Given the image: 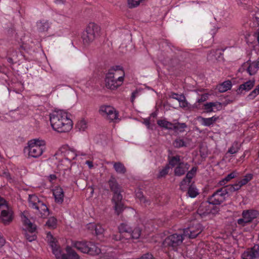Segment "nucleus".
<instances>
[{"label": "nucleus", "instance_id": "1", "mask_svg": "<svg viewBox=\"0 0 259 259\" xmlns=\"http://www.w3.org/2000/svg\"><path fill=\"white\" fill-rule=\"evenodd\" d=\"M50 121L52 128L59 133L68 132L73 125L70 114L63 110L55 111L50 114Z\"/></svg>", "mask_w": 259, "mask_h": 259}, {"label": "nucleus", "instance_id": "2", "mask_svg": "<svg viewBox=\"0 0 259 259\" xmlns=\"http://www.w3.org/2000/svg\"><path fill=\"white\" fill-rule=\"evenodd\" d=\"M124 72L120 65L111 67L106 75L105 79L107 88L114 90L121 85L123 81Z\"/></svg>", "mask_w": 259, "mask_h": 259}, {"label": "nucleus", "instance_id": "3", "mask_svg": "<svg viewBox=\"0 0 259 259\" xmlns=\"http://www.w3.org/2000/svg\"><path fill=\"white\" fill-rule=\"evenodd\" d=\"M108 184L111 191L113 193L112 202L114 204L115 213L117 215H119L125 208L124 205L122 201L123 196L121 194V187L114 178H111L109 180Z\"/></svg>", "mask_w": 259, "mask_h": 259}, {"label": "nucleus", "instance_id": "4", "mask_svg": "<svg viewBox=\"0 0 259 259\" xmlns=\"http://www.w3.org/2000/svg\"><path fill=\"white\" fill-rule=\"evenodd\" d=\"M118 233L112 235V239L118 241L122 239H137L141 234V229L135 228L133 230L126 223H121L118 227Z\"/></svg>", "mask_w": 259, "mask_h": 259}, {"label": "nucleus", "instance_id": "5", "mask_svg": "<svg viewBox=\"0 0 259 259\" xmlns=\"http://www.w3.org/2000/svg\"><path fill=\"white\" fill-rule=\"evenodd\" d=\"M27 144L24 149V152L29 157H39L46 149V142L44 140L32 139L28 141Z\"/></svg>", "mask_w": 259, "mask_h": 259}, {"label": "nucleus", "instance_id": "6", "mask_svg": "<svg viewBox=\"0 0 259 259\" xmlns=\"http://www.w3.org/2000/svg\"><path fill=\"white\" fill-rule=\"evenodd\" d=\"M29 206L35 210V213L42 218H47L49 214V210L46 204L35 195H29Z\"/></svg>", "mask_w": 259, "mask_h": 259}, {"label": "nucleus", "instance_id": "7", "mask_svg": "<svg viewBox=\"0 0 259 259\" xmlns=\"http://www.w3.org/2000/svg\"><path fill=\"white\" fill-rule=\"evenodd\" d=\"M100 35V28L95 23H90L83 32L82 39L84 45H88Z\"/></svg>", "mask_w": 259, "mask_h": 259}, {"label": "nucleus", "instance_id": "8", "mask_svg": "<svg viewBox=\"0 0 259 259\" xmlns=\"http://www.w3.org/2000/svg\"><path fill=\"white\" fill-rule=\"evenodd\" d=\"M73 246L81 252L91 255H98L101 252V249L92 242L76 241L73 243Z\"/></svg>", "mask_w": 259, "mask_h": 259}, {"label": "nucleus", "instance_id": "9", "mask_svg": "<svg viewBox=\"0 0 259 259\" xmlns=\"http://www.w3.org/2000/svg\"><path fill=\"white\" fill-rule=\"evenodd\" d=\"M13 211L6 200L0 196V222L9 225L13 220Z\"/></svg>", "mask_w": 259, "mask_h": 259}, {"label": "nucleus", "instance_id": "10", "mask_svg": "<svg viewBox=\"0 0 259 259\" xmlns=\"http://www.w3.org/2000/svg\"><path fill=\"white\" fill-rule=\"evenodd\" d=\"M185 238L183 232L176 233L167 236L163 241V245L169 249L177 251Z\"/></svg>", "mask_w": 259, "mask_h": 259}, {"label": "nucleus", "instance_id": "11", "mask_svg": "<svg viewBox=\"0 0 259 259\" xmlns=\"http://www.w3.org/2000/svg\"><path fill=\"white\" fill-rule=\"evenodd\" d=\"M203 230L202 226L197 221H191L189 226L183 230L185 238L193 239L197 237Z\"/></svg>", "mask_w": 259, "mask_h": 259}, {"label": "nucleus", "instance_id": "12", "mask_svg": "<svg viewBox=\"0 0 259 259\" xmlns=\"http://www.w3.org/2000/svg\"><path fill=\"white\" fill-rule=\"evenodd\" d=\"M54 254L57 259H79L78 254L69 246L64 249L60 247L58 250L54 251Z\"/></svg>", "mask_w": 259, "mask_h": 259}, {"label": "nucleus", "instance_id": "13", "mask_svg": "<svg viewBox=\"0 0 259 259\" xmlns=\"http://www.w3.org/2000/svg\"><path fill=\"white\" fill-rule=\"evenodd\" d=\"M79 155V153H76V151L69 149L65 147L60 148L55 154L56 158L59 161H63L64 159L69 162Z\"/></svg>", "mask_w": 259, "mask_h": 259}, {"label": "nucleus", "instance_id": "14", "mask_svg": "<svg viewBox=\"0 0 259 259\" xmlns=\"http://www.w3.org/2000/svg\"><path fill=\"white\" fill-rule=\"evenodd\" d=\"M258 214V212L254 209L244 210L242 212V218L237 220V224L241 227H244L251 223Z\"/></svg>", "mask_w": 259, "mask_h": 259}, {"label": "nucleus", "instance_id": "15", "mask_svg": "<svg viewBox=\"0 0 259 259\" xmlns=\"http://www.w3.org/2000/svg\"><path fill=\"white\" fill-rule=\"evenodd\" d=\"M227 197V192L225 189L220 188L216 190L207 199L209 204L220 205L224 201Z\"/></svg>", "mask_w": 259, "mask_h": 259}, {"label": "nucleus", "instance_id": "16", "mask_svg": "<svg viewBox=\"0 0 259 259\" xmlns=\"http://www.w3.org/2000/svg\"><path fill=\"white\" fill-rule=\"evenodd\" d=\"M99 113L102 116H105L111 121L117 119L118 116V112L112 106L102 105L99 109Z\"/></svg>", "mask_w": 259, "mask_h": 259}, {"label": "nucleus", "instance_id": "17", "mask_svg": "<svg viewBox=\"0 0 259 259\" xmlns=\"http://www.w3.org/2000/svg\"><path fill=\"white\" fill-rule=\"evenodd\" d=\"M212 212L210 204L207 202L203 203L198 208L196 217L197 219L200 218L201 219H205Z\"/></svg>", "mask_w": 259, "mask_h": 259}, {"label": "nucleus", "instance_id": "18", "mask_svg": "<svg viewBox=\"0 0 259 259\" xmlns=\"http://www.w3.org/2000/svg\"><path fill=\"white\" fill-rule=\"evenodd\" d=\"M259 256V245H254L247 249L241 255L242 259H256Z\"/></svg>", "mask_w": 259, "mask_h": 259}, {"label": "nucleus", "instance_id": "19", "mask_svg": "<svg viewBox=\"0 0 259 259\" xmlns=\"http://www.w3.org/2000/svg\"><path fill=\"white\" fill-rule=\"evenodd\" d=\"M169 98L177 100L179 102V106L182 108H186L188 106V102L185 97L183 94H178L174 92H171L168 94Z\"/></svg>", "mask_w": 259, "mask_h": 259}, {"label": "nucleus", "instance_id": "20", "mask_svg": "<svg viewBox=\"0 0 259 259\" xmlns=\"http://www.w3.org/2000/svg\"><path fill=\"white\" fill-rule=\"evenodd\" d=\"M53 194L55 201L57 203L62 204L64 201V193L63 189L60 186L55 187L53 190Z\"/></svg>", "mask_w": 259, "mask_h": 259}, {"label": "nucleus", "instance_id": "21", "mask_svg": "<svg viewBox=\"0 0 259 259\" xmlns=\"http://www.w3.org/2000/svg\"><path fill=\"white\" fill-rule=\"evenodd\" d=\"M218 119L219 117L215 115L209 118H205L201 116L197 118V121L201 125L205 126H210L213 125Z\"/></svg>", "mask_w": 259, "mask_h": 259}, {"label": "nucleus", "instance_id": "22", "mask_svg": "<svg viewBox=\"0 0 259 259\" xmlns=\"http://www.w3.org/2000/svg\"><path fill=\"white\" fill-rule=\"evenodd\" d=\"M21 221L23 226L25 227V229L29 232H35L36 226L33 225L28 218L26 217L24 213H22L21 214Z\"/></svg>", "mask_w": 259, "mask_h": 259}, {"label": "nucleus", "instance_id": "23", "mask_svg": "<svg viewBox=\"0 0 259 259\" xmlns=\"http://www.w3.org/2000/svg\"><path fill=\"white\" fill-rule=\"evenodd\" d=\"M190 164L187 162H182L177 165L174 170L175 175L176 176L184 175L190 168Z\"/></svg>", "mask_w": 259, "mask_h": 259}, {"label": "nucleus", "instance_id": "24", "mask_svg": "<svg viewBox=\"0 0 259 259\" xmlns=\"http://www.w3.org/2000/svg\"><path fill=\"white\" fill-rule=\"evenodd\" d=\"M47 238L48 243L51 246L52 252L54 253V251L58 250L60 246L58 244L56 239L53 236L51 233L49 232L47 234Z\"/></svg>", "mask_w": 259, "mask_h": 259}, {"label": "nucleus", "instance_id": "25", "mask_svg": "<svg viewBox=\"0 0 259 259\" xmlns=\"http://www.w3.org/2000/svg\"><path fill=\"white\" fill-rule=\"evenodd\" d=\"M254 85V80H249L240 84L238 89V92L241 93L242 91H248Z\"/></svg>", "mask_w": 259, "mask_h": 259}, {"label": "nucleus", "instance_id": "26", "mask_svg": "<svg viewBox=\"0 0 259 259\" xmlns=\"http://www.w3.org/2000/svg\"><path fill=\"white\" fill-rule=\"evenodd\" d=\"M259 68V59L249 63L247 67V72L250 75L255 74Z\"/></svg>", "mask_w": 259, "mask_h": 259}, {"label": "nucleus", "instance_id": "27", "mask_svg": "<svg viewBox=\"0 0 259 259\" xmlns=\"http://www.w3.org/2000/svg\"><path fill=\"white\" fill-rule=\"evenodd\" d=\"M181 156L179 155L175 156H168V164L172 167H176L178 164L183 162L181 161Z\"/></svg>", "mask_w": 259, "mask_h": 259}, {"label": "nucleus", "instance_id": "28", "mask_svg": "<svg viewBox=\"0 0 259 259\" xmlns=\"http://www.w3.org/2000/svg\"><path fill=\"white\" fill-rule=\"evenodd\" d=\"M238 175L239 173L236 170H234L232 172L227 175L223 179L220 181L219 184L221 186L224 185L232 179L236 178Z\"/></svg>", "mask_w": 259, "mask_h": 259}, {"label": "nucleus", "instance_id": "29", "mask_svg": "<svg viewBox=\"0 0 259 259\" xmlns=\"http://www.w3.org/2000/svg\"><path fill=\"white\" fill-rule=\"evenodd\" d=\"M232 87V83L230 80L225 81L218 87V89L220 93H224Z\"/></svg>", "mask_w": 259, "mask_h": 259}, {"label": "nucleus", "instance_id": "30", "mask_svg": "<svg viewBox=\"0 0 259 259\" xmlns=\"http://www.w3.org/2000/svg\"><path fill=\"white\" fill-rule=\"evenodd\" d=\"M157 124L161 127L165 128L167 130H173L174 123L166 121L165 119H161L157 120Z\"/></svg>", "mask_w": 259, "mask_h": 259}, {"label": "nucleus", "instance_id": "31", "mask_svg": "<svg viewBox=\"0 0 259 259\" xmlns=\"http://www.w3.org/2000/svg\"><path fill=\"white\" fill-rule=\"evenodd\" d=\"M50 27V24L48 21L41 20L37 22V28L40 32L47 31Z\"/></svg>", "mask_w": 259, "mask_h": 259}, {"label": "nucleus", "instance_id": "32", "mask_svg": "<svg viewBox=\"0 0 259 259\" xmlns=\"http://www.w3.org/2000/svg\"><path fill=\"white\" fill-rule=\"evenodd\" d=\"M241 144L239 142L235 141L233 142L232 146L229 148L227 153L231 154L237 153L240 150Z\"/></svg>", "mask_w": 259, "mask_h": 259}, {"label": "nucleus", "instance_id": "33", "mask_svg": "<svg viewBox=\"0 0 259 259\" xmlns=\"http://www.w3.org/2000/svg\"><path fill=\"white\" fill-rule=\"evenodd\" d=\"M89 228H92L94 229L97 235H102L105 231L104 228L100 224H90Z\"/></svg>", "mask_w": 259, "mask_h": 259}, {"label": "nucleus", "instance_id": "34", "mask_svg": "<svg viewBox=\"0 0 259 259\" xmlns=\"http://www.w3.org/2000/svg\"><path fill=\"white\" fill-rule=\"evenodd\" d=\"M173 145L175 148H180L187 146V143L184 138L180 137L176 138L173 142Z\"/></svg>", "mask_w": 259, "mask_h": 259}, {"label": "nucleus", "instance_id": "35", "mask_svg": "<svg viewBox=\"0 0 259 259\" xmlns=\"http://www.w3.org/2000/svg\"><path fill=\"white\" fill-rule=\"evenodd\" d=\"M113 167L117 173L124 174L126 172L125 166L120 162H114Z\"/></svg>", "mask_w": 259, "mask_h": 259}, {"label": "nucleus", "instance_id": "36", "mask_svg": "<svg viewBox=\"0 0 259 259\" xmlns=\"http://www.w3.org/2000/svg\"><path fill=\"white\" fill-rule=\"evenodd\" d=\"M195 176L194 174L190 172L189 171H188L187 173V175L186 177L184 178L183 181L181 182V186H183L185 185H189L192 179Z\"/></svg>", "mask_w": 259, "mask_h": 259}, {"label": "nucleus", "instance_id": "37", "mask_svg": "<svg viewBox=\"0 0 259 259\" xmlns=\"http://www.w3.org/2000/svg\"><path fill=\"white\" fill-rule=\"evenodd\" d=\"M187 127L185 123L177 122L174 123V127L173 130L175 132H179L183 133L185 131V129Z\"/></svg>", "mask_w": 259, "mask_h": 259}, {"label": "nucleus", "instance_id": "38", "mask_svg": "<svg viewBox=\"0 0 259 259\" xmlns=\"http://www.w3.org/2000/svg\"><path fill=\"white\" fill-rule=\"evenodd\" d=\"M188 194L191 198H195L198 194L197 189L192 185H190L188 190Z\"/></svg>", "mask_w": 259, "mask_h": 259}, {"label": "nucleus", "instance_id": "39", "mask_svg": "<svg viewBox=\"0 0 259 259\" xmlns=\"http://www.w3.org/2000/svg\"><path fill=\"white\" fill-rule=\"evenodd\" d=\"M253 178V175L251 174H246L243 179L239 181L241 186H243L246 185Z\"/></svg>", "mask_w": 259, "mask_h": 259}, {"label": "nucleus", "instance_id": "40", "mask_svg": "<svg viewBox=\"0 0 259 259\" xmlns=\"http://www.w3.org/2000/svg\"><path fill=\"white\" fill-rule=\"evenodd\" d=\"M57 219L55 217H53L49 218L46 223V225L50 228H55L57 226Z\"/></svg>", "mask_w": 259, "mask_h": 259}, {"label": "nucleus", "instance_id": "41", "mask_svg": "<svg viewBox=\"0 0 259 259\" xmlns=\"http://www.w3.org/2000/svg\"><path fill=\"white\" fill-rule=\"evenodd\" d=\"M28 232L25 233V238L29 242H31L35 240L36 239V236L35 235V232Z\"/></svg>", "mask_w": 259, "mask_h": 259}, {"label": "nucleus", "instance_id": "42", "mask_svg": "<svg viewBox=\"0 0 259 259\" xmlns=\"http://www.w3.org/2000/svg\"><path fill=\"white\" fill-rule=\"evenodd\" d=\"M77 126L80 131H84L87 127V123L85 120L82 119L78 122Z\"/></svg>", "mask_w": 259, "mask_h": 259}, {"label": "nucleus", "instance_id": "43", "mask_svg": "<svg viewBox=\"0 0 259 259\" xmlns=\"http://www.w3.org/2000/svg\"><path fill=\"white\" fill-rule=\"evenodd\" d=\"M213 112L220 111L222 108V104L219 102H211Z\"/></svg>", "mask_w": 259, "mask_h": 259}, {"label": "nucleus", "instance_id": "44", "mask_svg": "<svg viewBox=\"0 0 259 259\" xmlns=\"http://www.w3.org/2000/svg\"><path fill=\"white\" fill-rule=\"evenodd\" d=\"M169 167L168 166H166L159 171L158 177L162 178L165 177L166 175H167Z\"/></svg>", "mask_w": 259, "mask_h": 259}, {"label": "nucleus", "instance_id": "45", "mask_svg": "<svg viewBox=\"0 0 259 259\" xmlns=\"http://www.w3.org/2000/svg\"><path fill=\"white\" fill-rule=\"evenodd\" d=\"M136 196L138 197L141 202H143L145 204H149V202L148 200L146 199L144 196L143 195V193L139 190L136 193Z\"/></svg>", "mask_w": 259, "mask_h": 259}, {"label": "nucleus", "instance_id": "46", "mask_svg": "<svg viewBox=\"0 0 259 259\" xmlns=\"http://www.w3.org/2000/svg\"><path fill=\"white\" fill-rule=\"evenodd\" d=\"M203 109L207 113L213 112L211 102H207L204 104Z\"/></svg>", "mask_w": 259, "mask_h": 259}, {"label": "nucleus", "instance_id": "47", "mask_svg": "<svg viewBox=\"0 0 259 259\" xmlns=\"http://www.w3.org/2000/svg\"><path fill=\"white\" fill-rule=\"evenodd\" d=\"M222 189H225L226 190V191L227 192V195L229 193L233 192L235 191V188H234V187L233 185H228L225 187L221 188Z\"/></svg>", "mask_w": 259, "mask_h": 259}, {"label": "nucleus", "instance_id": "48", "mask_svg": "<svg viewBox=\"0 0 259 259\" xmlns=\"http://www.w3.org/2000/svg\"><path fill=\"white\" fill-rule=\"evenodd\" d=\"M259 94L258 89H254L248 95V98L250 99H253L257 95Z\"/></svg>", "mask_w": 259, "mask_h": 259}, {"label": "nucleus", "instance_id": "49", "mask_svg": "<svg viewBox=\"0 0 259 259\" xmlns=\"http://www.w3.org/2000/svg\"><path fill=\"white\" fill-rule=\"evenodd\" d=\"M139 95V91L137 90H136L135 91H134L132 93V96H131V102L132 103H134V101H135V99H136V98Z\"/></svg>", "mask_w": 259, "mask_h": 259}, {"label": "nucleus", "instance_id": "50", "mask_svg": "<svg viewBox=\"0 0 259 259\" xmlns=\"http://www.w3.org/2000/svg\"><path fill=\"white\" fill-rule=\"evenodd\" d=\"M57 179V177L54 174H52V175H50L49 177H48V180L51 183H55V181H56V180Z\"/></svg>", "mask_w": 259, "mask_h": 259}, {"label": "nucleus", "instance_id": "51", "mask_svg": "<svg viewBox=\"0 0 259 259\" xmlns=\"http://www.w3.org/2000/svg\"><path fill=\"white\" fill-rule=\"evenodd\" d=\"M207 96L205 95H202L198 99L197 102L199 103H202L206 100Z\"/></svg>", "mask_w": 259, "mask_h": 259}, {"label": "nucleus", "instance_id": "52", "mask_svg": "<svg viewBox=\"0 0 259 259\" xmlns=\"http://www.w3.org/2000/svg\"><path fill=\"white\" fill-rule=\"evenodd\" d=\"M233 185L234 187V188H235V191L239 190L242 187L241 186L239 181L237 183L233 184Z\"/></svg>", "mask_w": 259, "mask_h": 259}, {"label": "nucleus", "instance_id": "53", "mask_svg": "<svg viewBox=\"0 0 259 259\" xmlns=\"http://www.w3.org/2000/svg\"><path fill=\"white\" fill-rule=\"evenodd\" d=\"M5 243V239L0 234V247L3 246Z\"/></svg>", "mask_w": 259, "mask_h": 259}, {"label": "nucleus", "instance_id": "54", "mask_svg": "<svg viewBox=\"0 0 259 259\" xmlns=\"http://www.w3.org/2000/svg\"><path fill=\"white\" fill-rule=\"evenodd\" d=\"M85 163L88 165L89 167L91 169L94 167V165L93 162L90 160H87L85 162Z\"/></svg>", "mask_w": 259, "mask_h": 259}, {"label": "nucleus", "instance_id": "55", "mask_svg": "<svg viewBox=\"0 0 259 259\" xmlns=\"http://www.w3.org/2000/svg\"><path fill=\"white\" fill-rule=\"evenodd\" d=\"M197 170V167L196 166H193L190 170H189L190 172L194 174L195 176L196 174Z\"/></svg>", "mask_w": 259, "mask_h": 259}, {"label": "nucleus", "instance_id": "56", "mask_svg": "<svg viewBox=\"0 0 259 259\" xmlns=\"http://www.w3.org/2000/svg\"><path fill=\"white\" fill-rule=\"evenodd\" d=\"M66 0H55V2L57 4H63Z\"/></svg>", "mask_w": 259, "mask_h": 259}, {"label": "nucleus", "instance_id": "57", "mask_svg": "<svg viewBox=\"0 0 259 259\" xmlns=\"http://www.w3.org/2000/svg\"><path fill=\"white\" fill-rule=\"evenodd\" d=\"M255 36L256 37L257 42L259 44V31L255 34Z\"/></svg>", "mask_w": 259, "mask_h": 259}, {"label": "nucleus", "instance_id": "58", "mask_svg": "<svg viewBox=\"0 0 259 259\" xmlns=\"http://www.w3.org/2000/svg\"><path fill=\"white\" fill-rule=\"evenodd\" d=\"M76 153H79V156H85L86 155V154L83 152L76 151Z\"/></svg>", "mask_w": 259, "mask_h": 259}, {"label": "nucleus", "instance_id": "59", "mask_svg": "<svg viewBox=\"0 0 259 259\" xmlns=\"http://www.w3.org/2000/svg\"><path fill=\"white\" fill-rule=\"evenodd\" d=\"M245 155L244 154H243V155L240 157V158H241V159H243V158H244L245 157Z\"/></svg>", "mask_w": 259, "mask_h": 259}, {"label": "nucleus", "instance_id": "60", "mask_svg": "<svg viewBox=\"0 0 259 259\" xmlns=\"http://www.w3.org/2000/svg\"><path fill=\"white\" fill-rule=\"evenodd\" d=\"M256 89H258L259 92V84L255 88Z\"/></svg>", "mask_w": 259, "mask_h": 259}, {"label": "nucleus", "instance_id": "61", "mask_svg": "<svg viewBox=\"0 0 259 259\" xmlns=\"http://www.w3.org/2000/svg\"><path fill=\"white\" fill-rule=\"evenodd\" d=\"M152 115L154 117H155V116H156V114H155V113H152Z\"/></svg>", "mask_w": 259, "mask_h": 259}, {"label": "nucleus", "instance_id": "62", "mask_svg": "<svg viewBox=\"0 0 259 259\" xmlns=\"http://www.w3.org/2000/svg\"><path fill=\"white\" fill-rule=\"evenodd\" d=\"M13 31H14V30H13V29H11V32H13Z\"/></svg>", "mask_w": 259, "mask_h": 259}, {"label": "nucleus", "instance_id": "63", "mask_svg": "<svg viewBox=\"0 0 259 259\" xmlns=\"http://www.w3.org/2000/svg\"><path fill=\"white\" fill-rule=\"evenodd\" d=\"M153 231V229H150L149 231Z\"/></svg>", "mask_w": 259, "mask_h": 259}]
</instances>
